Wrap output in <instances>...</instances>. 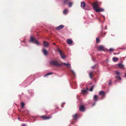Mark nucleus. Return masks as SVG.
I'll use <instances>...</instances> for the list:
<instances>
[{
  "label": "nucleus",
  "mask_w": 126,
  "mask_h": 126,
  "mask_svg": "<svg viewBox=\"0 0 126 126\" xmlns=\"http://www.w3.org/2000/svg\"><path fill=\"white\" fill-rule=\"evenodd\" d=\"M118 66L120 68H122L124 67V65L120 63L118 64Z\"/></svg>",
  "instance_id": "4be33fe9"
},
{
  "label": "nucleus",
  "mask_w": 126,
  "mask_h": 126,
  "mask_svg": "<svg viewBox=\"0 0 126 126\" xmlns=\"http://www.w3.org/2000/svg\"><path fill=\"white\" fill-rule=\"evenodd\" d=\"M92 5L93 6L94 9L96 12H102L104 11V9L103 8L98 7V4L96 2L94 3Z\"/></svg>",
  "instance_id": "f03ea898"
},
{
  "label": "nucleus",
  "mask_w": 126,
  "mask_h": 126,
  "mask_svg": "<svg viewBox=\"0 0 126 126\" xmlns=\"http://www.w3.org/2000/svg\"><path fill=\"white\" fill-rule=\"evenodd\" d=\"M100 42V40L97 37H96V42L97 43H99Z\"/></svg>",
  "instance_id": "cd10ccee"
},
{
  "label": "nucleus",
  "mask_w": 126,
  "mask_h": 126,
  "mask_svg": "<svg viewBox=\"0 0 126 126\" xmlns=\"http://www.w3.org/2000/svg\"><path fill=\"white\" fill-rule=\"evenodd\" d=\"M73 42V41L71 39H69L67 40V43L68 44H72Z\"/></svg>",
  "instance_id": "f3484780"
},
{
  "label": "nucleus",
  "mask_w": 126,
  "mask_h": 126,
  "mask_svg": "<svg viewBox=\"0 0 126 126\" xmlns=\"http://www.w3.org/2000/svg\"><path fill=\"white\" fill-rule=\"evenodd\" d=\"M111 80H110L108 83V84L110 85H111Z\"/></svg>",
  "instance_id": "72a5a7b5"
},
{
  "label": "nucleus",
  "mask_w": 126,
  "mask_h": 126,
  "mask_svg": "<svg viewBox=\"0 0 126 126\" xmlns=\"http://www.w3.org/2000/svg\"><path fill=\"white\" fill-rule=\"evenodd\" d=\"M106 49L107 51H109L107 49Z\"/></svg>",
  "instance_id": "3c124183"
},
{
  "label": "nucleus",
  "mask_w": 126,
  "mask_h": 126,
  "mask_svg": "<svg viewBox=\"0 0 126 126\" xmlns=\"http://www.w3.org/2000/svg\"><path fill=\"white\" fill-rule=\"evenodd\" d=\"M83 9L86 10H90V8L88 5L86 4L84 8H83Z\"/></svg>",
  "instance_id": "ddd939ff"
},
{
  "label": "nucleus",
  "mask_w": 126,
  "mask_h": 126,
  "mask_svg": "<svg viewBox=\"0 0 126 126\" xmlns=\"http://www.w3.org/2000/svg\"><path fill=\"white\" fill-rule=\"evenodd\" d=\"M115 78H118L120 80H121V78L120 77H118L116 76L115 77Z\"/></svg>",
  "instance_id": "7c9ffc66"
},
{
  "label": "nucleus",
  "mask_w": 126,
  "mask_h": 126,
  "mask_svg": "<svg viewBox=\"0 0 126 126\" xmlns=\"http://www.w3.org/2000/svg\"><path fill=\"white\" fill-rule=\"evenodd\" d=\"M88 88L87 87H86V90H88Z\"/></svg>",
  "instance_id": "de8ad7c7"
},
{
  "label": "nucleus",
  "mask_w": 126,
  "mask_h": 126,
  "mask_svg": "<svg viewBox=\"0 0 126 126\" xmlns=\"http://www.w3.org/2000/svg\"><path fill=\"white\" fill-rule=\"evenodd\" d=\"M72 2H69L68 3V4L69 7H71L72 6Z\"/></svg>",
  "instance_id": "bb28decb"
},
{
  "label": "nucleus",
  "mask_w": 126,
  "mask_h": 126,
  "mask_svg": "<svg viewBox=\"0 0 126 126\" xmlns=\"http://www.w3.org/2000/svg\"><path fill=\"white\" fill-rule=\"evenodd\" d=\"M21 43L23 42L24 43H25V41H21Z\"/></svg>",
  "instance_id": "ea45409f"
},
{
  "label": "nucleus",
  "mask_w": 126,
  "mask_h": 126,
  "mask_svg": "<svg viewBox=\"0 0 126 126\" xmlns=\"http://www.w3.org/2000/svg\"><path fill=\"white\" fill-rule=\"evenodd\" d=\"M113 50H114V49L113 48H110L109 49V51L110 52H111V51H113Z\"/></svg>",
  "instance_id": "2f4dec72"
},
{
  "label": "nucleus",
  "mask_w": 126,
  "mask_h": 126,
  "mask_svg": "<svg viewBox=\"0 0 126 126\" xmlns=\"http://www.w3.org/2000/svg\"><path fill=\"white\" fill-rule=\"evenodd\" d=\"M89 84H90V85H92V82H90L89 83Z\"/></svg>",
  "instance_id": "a18cd8bd"
},
{
  "label": "nucleus",
  "mask_w": 126,
  "mask_h": 126,
  "mask_svg": "<svg viewBox=\"0 0 126 126\" xmlns=\"http://www.w3.org/2000/svg\"><path fill=\"white\" fill-rule=\"evenodd\" d=\"M113 60L114 62H115L116 61H117L118 60V58H116L115 57H114L113 58Z\"/></svg>",
  "instance_id": "412c9836"
},
{
  "label": "nucleus",
  "mask_w": 126,
  "mask_h": 126,
  "mask_svg": "<svg viewBox=\"0 0 126 126\" xmlns=\"http://www.w3.org/2000/svg\"><path fill=\"white\" fill-rule=\"evenodd\" d=\"M56 51L58 52L61 56V57L63 59H64L66 58V57L62 53L61 51L60 50L59 48H57L56 50Z\"/></svg>",
  "instance_id": "39448f33"
},
{
  "label": "nucleus",
  "mask_w": 126,
  "mask_h": 126,
  "mask_svg": "<svg viewBox=\"0 0 126 126\" xmlns=\"http://www.w3.org/2000/svg\"><path fill=\"white\" fill-rule=\"evenodd\" d=\"M26 86H24V87H26Z\"/></svg>",
  "instance_id": "4d7b16f0"
},
{
  "label": "nucleus",
  "mask_w": 126,
  "mask_h": 126,
  "mask_svg": "<svg viewBox=\"0 0 126 126\" xmlns=\"http://www.w3.org/2000/svg\"><path fill=\"white\" fill-rule=\"evenodd\" d=\"M93 69H94V66H92L91 67Z\"/></svg>",
  "instance_id": "4c0bfd02"
},
{
  "label": "nucleus",
  "mask_w": 126,
  "mask_h": 126,
  "mask_svg": "<svg viewBox=\"0 0 126 126\" xmlns=\"http://www.w3.org/2000/svg\"><path fill=\"white\" fill-rule=\"evenodd\" d=\"M69 70L71 72V74H69V75L71 77H73V78H75L76 76V74L75 72L73 70L70 69Z\"/></svg>",
  "instance_id": "20e7f679"
},
{
  "label": "nucleus",
  "mask_w": 126,
  "mask_h": 126,
  "mask_svg": "<svg viewBox=\"0 0 126 126\" xmlns=\"http://www.w3.org/2000/svg\"><path fill=\"white\" fill-rule=\"evenodd\" d=\"M125 76L126 77V73L125 74Z\"/></svg>",
  "instance_id": "c03bdc74"
},
{
  "label": "nucleus",
  "mask_w": 126,
  "mask_h": 126,
  "mask_svg": "<svg viewBox=\"0 0 126 126\" xmlns=\"http://www.w3.org/2000/svg\"><path fill=\"white\" fill-rule=\"evenodd\" d=\"M97 98L98 96L97 95H94L93 97V99H94V103L92 104V106H93L96 103V101H97Z\"/></svg>",
  "instance_id": "0eeeda50"
},
{
  "label": "nucleus",
  "mask_w": 126,
  "mask_h": 126,
  "mask_svg": "<svg viewBox=\"0 0 126 126\" xmlns=\"http://www.w3.org/2000/svg\"><path fill=\"white\" fill-rule=\"evenodd\" d=\"M53 45H55V43H53Z\"/></svg>",
  "instance_id": "603ef678"
},
{
  "label": "nucleus",
  "mask_w": 126,
  "mask_h": 126,
  "mask_svg": "<svg viewBox=\"0 0 126 126\" xmlns=\"http://www.w3.org/2000/svg\"><path fill=\"white\" fill-rule=\"evenodd\" d=\"M21 106L22 108L24 107V106L25 105V104L23 102H21Z\"/></svg>",
  "instance_id": "c85d7f7f"
},
{
  "label": "nucleus",
  "mask_w": 126,
  "mask_h": 126,
  "mask_svg": "<svg viewBox=\"0 0 126 126\" xmlns=\"http://www.w3.org/2000/svg\"><path fill=\"white\" fill-rule=\"evenodd\" d=\"M21 126H27L25 124H24L23 125H22Z\"/></svg>",
  "instance_id": "79ce46f5"
},
{
  "label": "nucleus",
  "mask_w": 126,
  "mask_h": 126,
  "mask_svg": "<svg viewBox=\"0 0 126 126\" xmlns=\"http://www.w3.org/2000/svg\"><path fill=\"white\" fill-rule=\"evenodd\" d=\"M94 86V85L92 86L90 89L89 90L90 91H92L93 90Z\"/></svg>",
  "instance_id": "c756f323"
},
{
  "label": "nucleus",
  "mask_w": 126,
  "mask_h": 126,
  "mask_svg": "<svg viewBox=\"0 0 126 126\" xmlns=\"http://www.w3.org/2000/svg\"><path fill=\"white\" fill-rule=\"evenodd\" d=\"M105 47L103 45H100L98 47V51H105V50L104 49Z\"/></svg>",
  "instance_id": "423d86ee"
},
{
  "label": "nucleus",
  "mask_w": 126,
  "mask_h": 126,
  "mask_svg": "<svg viewBox=\"0 0 126 126\" xmlns=\"http://www.w3.org/2000/svg\"><path fill=\"white\" fill-rule=\"evenodd\" d=\"M28 82V79H27L26 80L24 81L23 82V83H22L21 85H22L23 86H24V84H25L26 83H27Z\"/></svg>",
  "instance_id": "5701e85b"
},
{
  "label": "nucleus",
  "mask_w": 126,
  "mask_h": 126,
  "mask_svg": "<svg viewBox=\"0 0 126 126\" xmlns=\"http://www.w3.org/2000/svg\"><path fill=\"white\" fill-rule=\"evenodd\" d=\"M72 117L73 119L75 120H76L78 118L77 114H76L72 115Z\"/></svg>",
  "instance_id": "2eb2a0df"
},
{
  "label": "nucleus",
  "mask_w": 126,
  "mask_h": 126,
  "mask_svg": "<svg viewBox=\"0 0 126 126\" xmlns=\"http://www.w3.org/2000/svg\"><path fill=\"white\" fill-rule=\"evenodd\" d=\"M41 117L44 120L49 119L51 118V117L49 116H41Z\"/></svg>",
  "instance_id": "a211bd4d"
},
{
  "label": "nucleus",
  "mask_w": 126,
  "mask_h": 126,
  "mask_svg": "<svg viewBox=\"0 0 126 126\" xmlns=\"http://www.w3.org/2000/svg\"><path fill=\"white\" fill-rule=\"evenodd\" d=\"M42 52L45 55L47 56L48 53V52L45 48H44L42 50Z\"/></svg>",
  "instance_id": "f8f14e48"
},
{
  "label": "nucleus",
  "mask_w": 126,
  "mask_h": 126,
  "mask_svg": "<svg viewBox=\"0 0 126 126\" xmlns=\"http://www.w3.org/2000/svg\"><path fill=\"white\" fill-rule=\"evenodd\" d=\"M99 94L100 95H102L104 96L106 94V93L105 92L101 91L99 92Z\"/></svg>",
  "instance_id": "dca6fc26"
},
{
  "label": "nucleus",
  "mask_w": 126,
  "mask_h": 126,
  "mask_svg": "<svg viewBox=\"0 0 126 126\" xmlns=\"http://www.w3.org/2000/svg\"><path fill=\"white\" fill-rule=\"evenodd\" d=\"M107 26L106 25L105 26V29H107Z\"/></svg>",
  "instance_id": "37998d69"
},
{
  "label": "nucleus",
  "mask_w": 126,
  "mask_h": 126,
  "mask_svg": "<svg viewBox=\"0 0 126 126\" xmlns=\"http://www.w3.org/2000/svg\"><path fill=\"white\" fill-rule=\"evenodd\" d=\"M61 106H62V107H63V106L62 105V104H61Z\"/></svg>",
  "instance_id": "8fccbe9b"
},
{
  "label": "nucleus",
  "mask_w": 126,
  "mask_h": 126,
  "mask_svg": "<svg viewBox=\"0 0 126 126\" xmlns=\"http://www.w3.org/2000/svg\"><path fill=\"white\" fill-rule=\"evenodd\" d=\"M79 110L81 111H84L85 110V108L84 106L81 105L79 108Z\"/></svg>",
  "instance_id": "9b49d317"
},
{
  "label": "nucleus",
  "mask_w": 126,
  "mask_h": 126,
  "mask_svg": "<svg viewBox=\"0 0 126 126\" xmlns=\"http://www.w3.org/2000/svg\"><path fill=\"white\" fill-rule=\"evenodd\" d=\"M33 90H28L30 96H33L34 94V93L33 92Z\"/></svg>",
  "instance_id": "6e6552de"
},
{
  "label": "nucleus",
  "mask_w": 126,
  "mask_h": 126,
  "mask_svg": "<svg viewBox=\"0 0 126 126\" xmlns=\"http://www.w3.org/2000/svg\"><path fill=\"white\" fill-rule=\"evenodd\" d=\"M63 13L64 15L67 14L68 12V10L67 9H65L63 11Z\"/></svg>",
  "instance_id": "6ab92c4d"
},
{
  "label": "nucleus",
  "mask_w": 126,
  "mask_h": 126,
  "mask_svg": "<svg viewBox=\"0 0 126 126\" xmlns=\"http://www.w3.org/2000/svg\"><path fill=\"white\" fill-rule=\"evenodd\" d=\"M53 74V73L52 72H49V73H47V74H46L45 75V76H44V77H46L48 75H52Z\"/></svg>",
  "instance_id": "b1692460"
},
{
  "label": "nucleus",
  "mask_w": 126,
  "mask_h": 126,
  "mask_svg": "<svg viewBox=\"0 0 126 126\" xmlns=\"http://www.w3.org/2000/svg\"><path fill=\"white\" fill-rule=\"evenodd\" d=\"M92 74H93V72L92 71L90 72L89 73V76H90V78L91 79L92 78Z\"/></svg>",
  "instance_id": "a878e982"
},
{
  "label": "nucleus",
  "mask_w": 126,
  "mask_h": 126,
  "mask_svg": "<svg viewBox=\"0 0 126 126\" xmlns=\"http://www.w3.org/2000/svg\"><path fill=\"white\" fill-rule=\"evenodd\" d=\"M18 119L19 120H20V118L19 117H18Z\"/></svg>",
  "instance_id": "49530a36"
},
{
  "label": "nucleus",
  "mask_w": 126,
  "mask_h": 126,
  "mask_svg": "<svg viewBox=\"0 0 126 126\" xmlns=\"http://www.w3.org/2000/svg\"><path fill=\"white\" fill-rule=\"evenodd\" d=\"M104 97H105L104 96H103L102 97H101V98H100V99L101 100L102 99L104 98Z\"/></svg>",
  "instance_id": "e433bc0d"
},
{
  "label": "nucleus",
  "mask_w": 126,
  "mask_h": 126,
  "mask_svg": "<svg viewBox=\"0 0 126 126\" xmlns=\"http://www.w3.org/2000/svg\"><path fill=\"white\" fill-rule=\"evenodd\" d=\"M69 0H64L63 4L65 5V4L67 3Z\"/></svg>",
  "instance_id": "393cba45"
},
{
  "label": "nucleus",
  "mask_w": 126,
  "mask_h": 126,
  "mask_svg": "<svg viewBox=\"0 0 126 126\" xmlns=\"http://www.w3.org/2000/svg\"><path fill=\"white\" fill-rule=\"evenodd\" d=\"M97 19H98V20H99V21H100V22H101V21L98 18H97Z\"/></svg>",
  "instance_id": "864d4df0"
},
{
  "label": "nucleus",
  "mask_w": 126,
  "mask_h": 126,
  "mask_svg": "<svg viewBox=\"0 0 126 126\" xmlns=\"http://www.w3.org/2000/svg\"><path fill=\"white\" fill-rule=\"evenodd\" d=\"M111 35L112 36H113L112 34H111ZM114 36V35H113V36Z\"/></svg>",
  "instance_id": "6e6d98bb"
},
{
  "label": "nucleus",
  "mask_w": 126,
  "mask_h": 126,
  "mask_svg": "<svg viewBox=\"0 0 126 126\" xmlns=\"http://www.w3.org/2000/svg\"><path fill=\"white\" fill-rule=\"evenodd\" d=\"M81 92L84 94L87 93V90L83 89L81 90Z\"/></svg>",
  "instance_id": "aec40b11"
},
{
  "label": "nucleus",
  "mask_w": 126,
  "mask_h": 126,
  "mask_svg": "<svg viewBox=\"0 0 126 126\" xmlns=\"http://www.w3.org/2000/svg\"><path fill=\"white\" fill-rule=\"evenodd\" d=\"M30 40H29L30 42H31L34 43L38 46H39L40 45L36 38H34L32 36H31L30 37Z\"/></svg>",
  "instance_id": "7ed1b4c3"
},
{
  "label": "nucleus",
  "mask_w": 126,
  "mask_h": 126,
  "mask_svg": "<svg viewBox=\"0 0 126 126\" xmlns=\"http://www.w3.org/2000/svg\"><path fill=\"white\" fill-rule=\"evenodd\" d=\"M105 60L106 61V62H107L108 61V59H106Z\"/></svg>",
  "instance_id": "a19ab883"
},
{
  "label": "nucleus",
  "mask_w": 126,
  "mask_h": 126,
  "mask_svg": "<svg viewBox=\"0 0 126 126\" xmlns=\"http://www.w3.org/2000/svg\"><path fill=\"white\" fill-rule=\"evenodd\" d=\"M75 122V121L73 122V121H71V124H74V123Z\"/></svg>",
  "instance_id": "c9c22d12"
},
{
  "label": "nucleus",
  "mask_w": 126,
  "mask_h": 126,
  "mask_svg": "<svg viewBox=\"0 0 126 126\" xmlns=\"http://www.w3.org/2000/svg\"><path fill=\"white\" fill-rule=\"evenodd\" d=\"M86 4L84 1H82L81 2L80 6L81 8H84Z\"/></svg>",
  "instance_id": "4468645a"
},
{
  "label": "nucleus",
  "mask_w": 126,
  "mask_h": 126,
  "mask_svg": "<svg viewBox=\"0 0 126 126\" xmlns=\"http://www.w3.org/2000/svg\"><path fill=\"white\" fill-rule=\"evenodd\" d=\"M101 16H102L104 18V19H105V17L103 15H102Z\"/></svg>",
  "instance_id": "58836bf2"
},
{
  "label": "nucleus",
  "mask_w": 126,
  "mask_h": 126,
  "mask_svg": "<svg viewBox=\"0 0 126 126\" xmlns=\"http://www.w3.org/2000/svg\"><path fill=\"white\" fill-rule=\"evenodd\" d=\"M73 84L75 86H76L77 85V84L75 82H73Z\"/></svg>",
  "instance_id": "f704fd0d"
},
{
  "label": "nucleus",
  "mask_w": 126,
  "mask_h": 126,
  "mask_svg": "<svg viewBox=\"0 0 126 126\" xmlns=\"http://www.w3.org/2000/svg\"><path fill=\"white\" fill-rule=\"evenodd\" d=\"M65 104V102H63L62 104V105H63V104Z\"/></svg>",
  "instance_id": "09e8293b"
},
{
  "label": "nucleus",
  "mask_w": 126,
  "mask_h": 126,
  "mask_svg": "<svg viewBox=\"0 0 126 126\" xmlns=\"http://www.w3.org/2000/svg\"><path fill=\"white\" fill-rule=\"evenodd\" d=\"M64 27V26L63 25H61L58 26L56 28L58 30H60L62 29Z\"/></svg>",
  "instance_id": "9d476101"
},
{
  "label": "nucleus",
  "mask_w": 126,
  "mask_h": 126,
  "mask_svg": "<svg viewBox=\"0 0 126 126\" xmlns=\"http://www.w3.org/2000/svg\"><path fill=\"white\" fill-rule=\"evenodd\" d=\"M49 63L51 65L59 66H61L63 65L64 64L66 65V66L68 68H71V65L70 63H62L59 64L56 60L50 61L49 62Z\"/></svg>",
  "instance_id": "f257e3e1"
},
{
  "label": "nucleus",
  "mask_w": 126,
  "mask_h": 126,
  "mask_svg": "<svg viewBox=\"0 0 126 126\" xmlns=\"http://www.w3.org/2000/svg\"><path fill=\"white\" fill-rule=\"evenodd\" d=\"M115 73L116 75H119L120 74V72L117 71H116V72Z\"/></svg>",
  "instance_id": "473e14b6"
},
{
  "label": "nucleus",
  "mask_w": 126,
  "mask_h": 126,
  "mask_svg": "<svg viewBox=\"0 0 126 126\" xmlns=\"http://www.w3.org/2000/svg\"><path fill=\"white\" fill-rule=\"evenodd\" d=\"M27 98H28V99H29V97H27Z\"/></svg>",
  "instance_id": "5fc2aeb1"
},
{
  "label": "nucleus",
  "mask_w": 126,
  "mask_h": 126,
  "mask_svg": "<svg viewBox=\"0 0 126 126\" xmlns=\"http://www.w3.org/2000/svg\"><path fill=\"white\" fill-rule=\"evenodd\" d=\"M49 43L48 42L44 41L43 42V44L44 46L46 47H48V45Z\"/></svg>",
  "instance_id": "1a4fd4ad"
}]
</instances>
